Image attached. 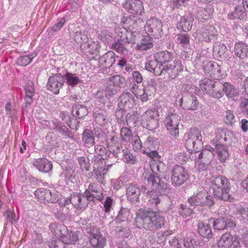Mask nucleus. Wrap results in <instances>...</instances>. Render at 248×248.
Returning <instances> with one entry per match:
<instances>
[{
  "instance_id": "obj_50",
  "label": "nucleus",
  "mask_w": 248,
  "mask_h": 248,
  "mask_svg": "<svg viewBox=\"0 0 248 248\" xmlns=\"http://www.w3.org/2000/svg\"><path fill=\"white\" fill-rule=\"evenodd\" d=\"M158 190V192L161 194H167L170 192L171 188L170 186L164 182L161 181L159 182L157 188H155V190Z\"/></svg>"
},
{
  "instance_id": "obj_5",
  "label": "nucleus",
  "mask_w": 248,
  "mask_h": 248,
  "mask_svg": "<svg viewBox=\"0 0 248 248\" xmlns=\"http://www.w3.org/2000/svg\"><path fill=\"white\" fill-rule=\"evenodd\" d=\"M199 60L202 62V69L206 75L216 80H220L225 77L220 65L217 62L209 61L203 56L201 57Z\"/></svg>"
},
{
  "instance_id": "obj_20",
  "label": "nucleus",
  "mask_w": 248,
  "mask_h": 248,
  "mask_svg": "<svg viewBox=\"0 0 248 248\" xmlns=\"http://www.w3.org/2000/svg\"><path fill=\"white\" fill-rule=\"evenodd\" d=\"M160 179L159 177L156 176L154 174H150L149 176L145 178L144 183L146 186H143L141 187V190L143 192H146L148 190H155L157 188Z\"/></svg>"
},
{
  "instance_id": "obj_33",
  "label": "nucleus",
  "mask_w": 248,
  "mask_h": 248,
  "mask_svg": "<svg viewBox=\"0 0 248 248\" xmlns=\"http://www.w3.org/2000/svg\"><path fill=\"white\" fill-rule=\"evenodd\" d=\"M197 230L199 233L203 237L209 239L212 236L211 229L208 224L199 222Z\"/></svg>"
},
{
  "instance_id": "obj_23",
  "label": "nucleus",
  "mask_w": 248,
  "mask_h": 248,
  "mask_svg": "<svg viewBox=\"0 0 248 248\" xmlns=\"http://www.w3.org/2000/svg\"><path fill=\"white\" fill-rule=\"evenodd\" d=\"M33 165L40 171L43 172H49L52 169L51 162L45 158H41L35 159Z\"/></svg>"
},
{
  "instance_id": "obj_49",
  "label": "nucleus",
  "mask_w": 248,
  "mask_h": 248,
  "mask_svg": "<svg viewBox=\"0 0 248 248\" xmlns=\"http://www.w3.org/2000/svg\"><path fill=\"white\" fill-rule=\"evenodd\" d=\"M73 113H75L76 117L78 118H81L86 116L88 113V110L86 107L81 105H76L73 108Z\"/></svg>"
},
{
  "instance_id": "obj_16",
  "label": "nucleus",
  "mask_w": 248,
  "mask_h": 248,
  "mask_svg": "<svg viewBox=\"0 0 248 248\" xmlns=\"http://www.w3.org/2000/svg\"><path fill=\"white\" fill-rule=\"evenodd\" d=\"M84 195L74 194L70 199V202L77 209H84L88 205L91 195L89 191H85Z\"/></svg>"
},
{
  "instance_id": "obj_28",
  "label": "nucleus",
  "mask_w": 248,
  "mask_h": 248,
  "mask_svg": "<svg viewBox=\"0 0 248 248\" xmlns=\"http://www.w3.org/2000/svg\"><path fill=\"white\" fill-rule=\"evenodd\" d=\"M214 152H215L218 159L221 162H224L229 157V153L227 146L221 144H217Z\"/></svg>"
},
{
  "instance_id": "obj_11",
  "label": "nucleus",
  "mask_w": 248,
  "mask_h": 248,
  "mask_svg": "<svg viewBox=\"0 0 248 248\" xmlns=\"http://www.w3.org/2000/svg\"><path fill=\"white\" fill-rule=\"evenodd\" d=\"M187 138L186 142V147L188 150L191 152H198V148L196 146V140L201 144L202 143V135L200 132L197 129H192L187 135Z\"/></svg>"
},
{
  "instance_id": "obj_31",
  "label": "nucleus",
  "mask_w": 248,
  "mask_h": 248,
  "mask_svg": "<svg viewBox=\"0 0 248 248\" xmlns=\"http://www.w3.org/2000/svg\"><path fill=\"white\" fill-rule=\"evenodd\" d=\"M235 55L241 59L248 57V46L243 43H236L234 47Z\"/></svg>"
},
{
  "instance_id": "obj_22",
  "label": "nucleus",
  "mask_w": 248,
  "mask_h": 248,
  "mask_svg": "<svg viewBox=\"0 0 248 248\" xmlns=\"http://www.w3.org/2000/svg\"><path fill=\"white\" fill-rule=\"evenodd\" d=\"M183 98L180 97L179 101V106L186 110H195L198 108L199 102L196 97L192 95L187 96L183 107Z\"/></svg>"
},
{
  "instance_id": "obj_39",
  "label": "nucleus",
  "mask_w": 248,
  "mask_h": 248,
  "mask_svg": "<svg viewBox=\"0 0 248 248\" xmlns=\"http://www.w3.org/2000/svg\"><path fill=\"white\" fill-rule=\"evenodd\" d=\"M224 93L228 98H233L238 95L239 91L233 85L226 82L224 84Z\"/></svg>"
},
{
  "instance_id": "obj_44",
  "label": "nucleus",
  "mask_w": 248,
  "mask_h": 248,
  "mask_svg": "<svg viewBox=\"0 0 248 248\" xmlns=\"http://www.w3.org/2000/svg\"><path fill=\"white\" fill-rule=\"evenodd\" d=\"M102 203V209L103 211L105 212V214H108L110 213L111 210H113L115 202L112 198L107 197Z\"/></svg>"
},
{
  "instance_id": "obj_21",
  "label": "nucleus",
  "mask_w": 248,
  "mask_h": 248,
  "mask_svg": "<svg viewBox=\"0 0 248 248\" xmlns=\"http://www.w3.org/2000/svg\"><path fill=\"white\" fill-rule=\"evenodd\" d=\"M129 87L130 90L137 98L140 99L142 102H145L148 100L147 98V93H145L143 86L139 85L135 82H130Z\"/></svg>"
},
{
  "instance_id": "obj_64",
  "label": "nucleus",
  "mask_w": 248,
  "mask_h": 248,
  "mask_svg": "<svg viewBox=\"0 0 248 248\" xmlns=\"http://www.w3.org/2000/svg\"><path fill=\"white\" fill-rule=\"evenodd\" d=\"M224 120L226 124H232L234 121V116L232 111L227 110L224 114Z\"/></svg>"
},
{
  "instance_id": "obj_9",
  "label": "nucleus",
  "mask_w": 248,
  "mask_h": 248,
  "mask_svg": "<svg viewBox=\"0 0 248 248\" xmlns=\"http://www.w3.org/2000/svg\"><path fill=\"white\" fill-rule=\"evenodd\" d=\"M193 36L200 41L210 42L217 37V31L213 26H206L197 30Z\"/></svg>"
},
{
  "instance_id": "obj_63",
  "label": "nucleus",
  "mask_w": 248,
  "mask_h": 248,
  "mask_svg": "<svg viewBox=\"0 0 248 248\" xmlns=\"http://www.w3.org/2000/svg\"><path fill=\"white\" fill-rule=\"evenodd\" d=\"M210 164V163H207L206 162H204L202 160L200 161L199 160H197V159H196L195 166L200 171L206 170Z\"/></svg>"
},
{
  "instance_id": "obj_17",
  "label": "nucleus",
  "mask_w": 248,
  "mask_h": 248,
  "mask_svg": "<svg viewBox=\"0 0 248 248\" xmlns=\"http://www.w3.org/2000/svg\"><path fill=\"white\" fill-rule=\"evenodd\" d=\"M123 7L131 14L141 16L144 13L142 2L140 0H125Z\"/></svg>"
},
{
  "instance_id": "obj_14",
  "label": "nucleus",
  "mask_w": 248,
  "mask_h": 248,
  "mask_svg": "<svg viewBox=\"0 0 248 248\" xmlns=\"http://www.w3.org/2000/svg\"><path fill=\"white\" fill-rule=\"evenodd\" d=\"M90 243L94 248H104L106 244V239L96 227H93L89 232Z\"/></svg>"
},
{
  "instance_id": "obj_48",
  "label": "nucleus",
  "mask_w": 248,
  "mask_h": 248,
  "mask_svg": "<svg viewBox=\"0 0 248 248\" xmlns=\"http://www.w3.org/2000/svg\"><path fill=\"white\" fill-rule=\"evenodd\" d=\"M124 78H122L120 76L116 75L112 76L109 78L108 81V85H111L112 86L121 87L123 85V82Z\"/></svg>"
},
{
  "instance_id": "obj_46",
  "label": "nucleus",
  "mask_w": 248,
  "mask_h": 248,
  "mask_svg": "<svg viewBox=\"0 0 248 248\" xmlns=\"http://www.w3.org/2000/svg\"><path fill=\"white\" fill-rule=\"evenodd\" d=\"M152 169L154 171H155L156 170L158 174L162 177H163L168 172L167 166L165 163L160 161L156 162L153 166Z\"/></svg>"
},
{
  "instance_id": "obj_41",
  "label": "nucleus",
  "mask_w": 248,
  "mask_h": 248,
  "mask_svg": "<svg viewBox=\"0 0 248 248\" xmlns=\"http://www.w3.org/2000/svg\"><path fill=\"white\" fill-rule=\"evenodd\" d=\"M192 22V19H187L183 17L181 18L178 28L183 31H188L191 29Z\"/></svg>"
},
{
  "instance_id": "obj_7",
  "label": "nucleus",
  "mask_w": 248,
  "mask_h": 248,
  "mask_svg": "<svg viewBox=\"0 0 248 248\" xmlns=\"http://www.w3.org/2000/svg\"><path fill=\"white\" fill-rule=\"evenodd\" d=\"M158 116L159 112L156 108L149 109L141 116V124L149 130H154L158 126Z\"/></svg>"
},
{
  "instance_id": "obj_38",
  "label": "nucleus",
  "mask_w": 248,
  "mask_h": 248,
  "mask_svg": "<svg viewBox=\"0 0 248 248\" xmlns=\"http://www.w3.org/2000/svg\"><path fill=\"white\" fill-rule=\"evenodd\" d=\"M64 79V82L69 86L75 87L77 86L80 81V78L76 74L67 73L62 76Z\"/></svg>"
},
{
  "instance_id": "obj_6",
  "label": "nucleus",
  "mask_w": 248,
  "mask_h": 248,
  "mask_svg": "<svg viewBox=\"0 0 248 248\" xmlns=\"http://www.w3.org/2000/svg\"><path fill=\"white\" fill-rule=\"evenodd\" d=\"M187 202L191 207L199 205L211 207L215 203L212 196L209 195L208 193L203 190L195 192L188 199Z\"/></svg>"
},
{
  "instance_id": "obj_45",
  "label": "nucleus",
  "mask_w": 248,
  "mask_h": 248,
  "mask_svg": "<svg viewBox=\"0 0 248 248\" xmlns=\"http://www.w3.org/2000/svg\"><path fill=\"white\" fill-rule=\"evenodd\" d=\"M244 8L241 6H237L235 8L234 12L233 14H229L228 16L230 19H232L237 17L240 19H243L246 14Z\"/></svg>"
},
{
  "instance_id": "obj_10",
  "label": "nucleus",
  "mask_w": 248,
  "mask_h": 248,
  "mask_svg": "<svg viewBox=\"0 0 248 248\" xmlns=\"http://www.w3.org/2000/svg\"><path fill=\"white\" fill-rule=\"evenodd\" d=\"M35 195L40 202H47L50 203L57 202L60 196V193L55 190H50L43 188L37 189Z\"/></svg>"
},
{
  "instance_id": "obj_15",
  "label": "nucleus",
  "mask_w": 248,
  "mask_h": 248,
  "mask_svg": "<svg viewBox=\"0 0 248 248\" xmlns=\"http://www.w3.org/2000/svg\"><path fill=\"white\" fill-rule=\"evenodd\" d=\"M161 21L153 18L148 20L144 26L145 31L147 33H152L155 38H159L162 32Z\"/></svg>"
},
{
  "instance_id": "obj_37",
  "label": "nucleus",
  "mask_w": 248,
  "mask_h": 248,
  "mask_svg": "<svg viewBox=\"0 0 248 248\" xmlns=\"http://www.w3.org/2000/svg\"><path fill=\"white\" fill-rule=\"evenodd\" d=\"M26 93L25 101L28 105H30L33 102L32 96L34 94V89L33 84L31 82L27 83L25 87Z\"/></svg>"
},
{
  "instance_id": "obj_57",
  "label": "nucleus",
  "mask_w": 248,
  "mask_h": 248,
  "mask_svg": "<svg viewBox=\"0 0 248 248\" xmlns=\"http://www.w3.org/2000/svg\"><path fill=\"white\" fill-rule=\"evenodd\" d=\"M113 49L117 52L123 54H127L128 51L124 47L122 41H118L115 42L112 45Z\"/></svg>"
},
{
  "instance_id": "obj_56",
  "label": "nucleus",
  "mask_w": 248,
  "mask_h": 248,
  "mask_svg": "<svg viewBox=\"0 0 248 248\" xmlns=\"http://www.w3.org/2000/svg\"><path fill=\"white\" fill-rule=\"evenodd\" d=\"M144 25V22L141 18L133 16V21L132 24H130L132 30H139Z\"/></svg>"
},
{
  "instance_id": "obj_47",
  "label": "nucleus",
  "mask_w": 248,
  "mask_h": 248,
  "mask_svg": "<svg viewBox=\"0 0 248 248\" xmlns=\"http://www.w3.org/2000/svg\"><path fill=\"white\" fill-rule=\"evenodd\" d=\"M215 82L211 79L205 78L201 81L200 86L202 90L209 93Z\"/></svg>"
},
{
  "instance_id": "obj_60",
  "label": "nucleus",
  "mask_w": 248,
  "mask_h": 248,
  "mask_svg": "<svg viewBox=\"0 0 248 248\" xmlns=\"http://www.w3.org/2000/svg\"><path fill=\"white\" fill-rule=\"evenodd\" d=\"M133 140L132 141V146H133V149L136 152H140V151L142 152V151H143V150H142V144L140 139L139 137L138 136L134 137Z\"/></svg>"
},
{
  "instance_id": "obj_24",
  "label": "nucleus",
  "mask_w": 248,
  "mask_h": 248,
  "mask_svg": "<svg viewBox=\"0 0 248 248\" xmlns=\"http://www.w3.org/2000/svg\"><path fill=\"white\" fill-rule=\"evenodd\" d=\"M86 191H89L91 195L90 201H92L94 198L99 201H101L104 198L103 189L100 186L96 184L89 185L88 189Z\"/></svg>"
},
{
  "instance_id": "obj_43",
  "label": "nucleus",
  "mask_w": 248,
  "mask_h": 248,
  "mask_svg": "<svg viewBox=\"0 0 248 248\" xmlns=\"http://www.w3.org/2000/svg\"><path fill=\"white\" fill-rule=\"evenodd\" d=\"M209 222L212 223L215 229L217 230H222L227 228V224L225 218L215 219L214 218H210Z\"/></svg>"
},
{
  "instance_id": "obj_59",
  "label": "nucleus",
  "mask_w": 248,
  "mask_h": 248,
  "mask_svg": "<svg viewBox=\"0 0 248 248\" xmlns=\"http://www.w3.org/2000/svg\"><path fill=\"white\" fill-rule=\"evenodd\" d=\"M214 51L217 52L221 57L227 51V47L223 44H216L214 46Z\"/></svg>"
},
{
  "instance_id": "obj_34",
  "label": "nucleus",
  "mask_w": 248,
  "mask_h": 248,
  "mask_svg": "<svg viewBox=\"0 0 248 248\" xmlns=\"http://www.w3.org/2000/svg\"><path fill=\"white\" fill-rule=\"evenodd\" d=\"M147 194V199L148 204L153 207L157 205L160 202L161 200L155 190H148L145 192Z\"/></svg>"
},
{
  "instance_id": "obj_40",
  "label": "nucleus",
  "mask_w": 248,
  "mask_h": 248,
  "mask_svg": "<svg viewBox=\"0 0 248 248\" xmlns=\"http://www.w3.org/2000/svg\"><path fill=\"white\" fill-rule=\"evenodd\" d=\"M97 111L96 109L93 110V116L96 123L102 126L107 124L109 121L106 113L103 111L97 113Z\"/></svg>"
},
{
  "instance_id": "obj_19",
  "label": "nucleus",
  "mask_w": 248,
  "mask_h": 248,
  "mask_svg": "<svg viewBox=\"0 0 248 248\" xmlns=\"http://www.w3.org/2000/svg\"><path fill=\"white\" fill-rule=\"evenodd\" d=\"M134 103V98L130 93H123L120 96L118 106L120 108L126 110L132 108Z\"/></svg>"
},
{
  "instance_id": "obj_30",
  "label": "nucleus",
  "mask_w": 248,
  "mask_h": 248,
  "mask_svg": "<svg viewBox=\"0 0 248 248\" xmlns=\"http://www.w3.org/2000/svg\"><path fill=\"white\" fill-rule=\"evenodd\" d=\"M208 94L216 98H221L224 94V84L220 82H215Z\"/></svg>"
},
{
  "instance_id": "obj_29",
  "label": "nucleus",
  "mask_w": 248,
  "mask_h": 248,
  "mask_svg": "<svg viewBox=\"0 0 248 248\" xmlns=\"http://www.w3.org/2000/svg\"><path fill=\"white\" fill-rule=\"evenodd\" d=\"M61 240L64 244H76L78 240V237L77 232L67 229V232L62 235Z\"/></svg>"
},
{
  "instance_id": "obj_52",
  "label": "nucleus",
  "mask_w": 248,
  "mask_h": 248,
  "mask_svg": "<svg viewBox=\"0 0 248 248\" xmlns=\"http://www.w3.org/2000/svg\"><path fill=\"white\" fill-rule=\"evenodd\" d=\"M34 57L33 54L21 56L18 58L17 63L20 66H26L31 62Z\"/></svg>"
},
{
  "instance_id": "obj_55",
  "label": "nucleus",
  "mask_w": 248,
  "mask_h": 248,
  "mask_svg": "<svg viewBox=\"0 0 248 248\" xmlns=\"http://www.w3.org/2000/svg\"><path fill=\"white\" fill-rule=\"evenodd\" d=\"M130 216V212L128 210L123 208L120 210L117 216V220L119 222L127 221Z\"/></svg>"
},
{
  "instance_id": "obj_18",
  "label": "nucleus",
  "mask_w": 248,
  "mask_h": 248,
  "mask_svg": "<svg viewBox=\"0 0 248 248\" xmlns=\"http://www.w3.org/2000/svg\"><path fill=\"white\" fill-rule=\"evenodd\" d=\"M63 83L62 76L60 74H55L48 78L46 87L48 90L57 94L59 93L60 89Z\"/></svg>"
},
{
  "instance_id": "obj_35",
  "label": "nucleus",
  "mask_w": 248,
  "mask_h": 248,
  "mask_svg": "<svg viewBox=\"0 0 248 248\" xmlns=\"http://www.w3.org/2000/svg\"><path fill=\"white\" fill-rule=\"evenodd\" d=\"M115 54L112 51H108L99 59V62L105 64L106 67H110L115 62Z\"/></svg>"
},
{
  "instance_id": "obj_3",
  "label": "nucleus",
  "mask_w": 248,
  "mask_h": 248,
  "mask_svg": "<svg viewBox=\"0 0 248 248\" xmlns=\"http://www.w3.org/2000/svg\"><path fill=\"white\" fill-rule=\"evenodd\" d=\"M210 188L213 190L214 197L224 201H232V200L230 194V183L224 176H219L213 178Z\"/></svg>"
},
{
  "instance_id": "obj_36",
  "label": "nucleus",
  "mask_w": 248,
  "mask_h": 248,
  "mask_svg": "<svg viewBox=\"0 0 248 248\" xmlns=\"http://www.w3.org/2000/svg\"><path fill=\"white\" fill-rule=\"evenodd\" d=\"M232 240V236L230 233L223 234L218 242V248H230Z\"/></svg>"
},
{
  "instance_id": "obj_12",
  "label": "nucleus",
  "mask_w": 248,
  "mask_h": 248,
  "mask_svg": "<svg viewBox=\"0 0 248 248\" xmlns=\"http://www.w3.org/2000/svg\"><path fill=\"white\" fill-rule=\"evenodd\" d=\"M180 116L176 114L169 113L164 120V124L170 134L176 137L179 134Z\"/></svg>"
},
{
  "instance_id": "obj_8",
  "label": "nucleus",
  "mask_w": 248,
  "mask_h": 248,
  "mask_svg": "<svg viewBox=\"0 0 248 248\" xmlns=\"http://www.w3.org/2000/svg\"><path fill=\"white\" fill-rule=\"evenodd\" d=\"M187 170L180 165L174 166L171 170V181L172 185L178 186L183 185L188 179Z\"/></svg>"
},
{
  "instance_id": "obj_13",
  "label": "nucleus",
  "mask_w": 248,
  "mask_h": 248,
  "mask_svg": "<svg viewBox=\"0 0 248 248\" xmlns=\"http://www.w3.org/2000/svg\"><path fill=\"white\" fill-rule=\"evenodd\" d=\"M105 160L102 157L96 161L94 164L93 173L98 182L100 183H103L104 175L112 166V164H108L105 167Z\"/></svg>"
},
{
  "instance_id": "obj_53",
  "label": "nucleus",
  "mask_w": 248,
  "mask_h": 248,
  "mask_svg": "<svg viewBox=\"0 0 248 248\" xmlns=\"http://www.w3.org/2000/svg\"><path fill=\"white\" fill-rule=\"evenodd\" d=\"M179 215L184 218H187L193 214V209L182 204L179 211Z\"/></svg>"
},
{
  "instance_id": "obj_58",
  "label": "nucleus",
  "mask_w": 248,
  "mask_h": 248,
  "mask_svg": "<svg viewBox=\"0 0 248 248\" xmlns=\"http://www.w3.org/2000/svg\"><path fill=\"white\" fill-rule=\"evenodd\" d=\"M105 95L106 96L108 100L112 97L117 93V90L114 86L111 85H108L104 89Z\"/></svg>"
},
{
  "instance_id": "obj_61",
  "label": "nucleus",
  "mask_w": 248,
  "mask_h": 248,
  "mask_svg": "<svg viewBox=\"0 0 248 248\" xmlns=\"http://www.w3.org/2000/svg\"><path fill=\"white\" fill-rule=\"evenodd\" d=\"M5 111L6 115L9 118H12L16 112L10 102H7L5 105Z\"/></svg>"
},
{
  "instance_id": "obj_2",
  "label": "nucleus",
  "mask_w": 248,
  "mask_h": 248,
  "mask_svg": "<svg viewBox=\"0 0 248 248\" xmlns=\"http://www.w3.org/2000/svg\"><path fill=\"white\" fill-rule=\"evenodd\" d=\"M145 68L155 75H164L170 79H174L183 70V66L180 61H174L172 63L166 65L160 64L155 59L145 64Z\"/></svg>"
},
{
  "instance_id": "obj_62",
  "label": "nucleus",
  "mask_w": 248,
  "mask_h": 248,
  "mask_svg": "<svg viewBox=\"0 0 248 248\" xmlns=\"http://www.w3.org/2000/svg\"><path fill=\"white\" fill-rule=\"evenodd\" d=\"M138 120L137 115L136 114H129L126 116V122L127 125L129 127L133 126L136 124Z\"/></svg>"
},
{
  "instance_id": "obj_25",
  "label": "nucleus",
  "mask_w": 248,
  "mask_h": 248,
  "mask_svg": "<svg viewBox=\"0 0 248 248\" xmlns=\"http://www.w3.org/2000/svg\"><path fill=\"white\" fill-rule=\"evenodd\" d=\"M214 149L210 145H206L202 152L198 154V159L211 163L214 158Z\"/></svg>"
},
{
  "instance_id": "obj_42",
  "label": "nucleus",
  "mask_w": 248,
  "mask_h": 248,
  "mask_svg": "<svg viewBox=\"0 0 248 248\" xmlns=\"http://www.w3.org/2000/svg\"><path fill=\"white\" fill-rule=\"evenodd\" d=\"M82 139L87 147H90L94 144V138L93 132L88 129L84 130L83 133Z\"/></svg>"
},
{
  "instance_id": "obj_51",
  "label": "nucleus",
  "mask_w": 248,
  "mask_h": 248,
  "mask_svg": "<svg viewBox=\"0 0 248 248\" xmlns=\"http://www.w3.org/2000/svg\"><path fill=\"white\" fill-rule=\"evenodd\" d=\"M122 139L125 141H129L132 136V133L129 128L123 127L120 131Z\"/></svg>"
},
{
  "instance_id": "obj_4",
  "label": "nucleus",
  "mask_w": 248,
  "mask_h": 248,
  "mask_svg": "<svg viewBox=\"0 0 248 248\" xmlns=\"http://www.w3.org/2000/svg\"><path fill=\"white\" fill-rule=\"evenodd\" d=\"M140 40H141L140 42L138 43L136 46L137 50L140 51L146 50L153 47V39L149 35L144 36L142 34L136 31L133 32L127 31L125 35V38H122L121 41L127 44H134L139 42Z\"/></svg>"
},
{
  "instance_id": "obj_54",
  "label": "nucleus",
  "mask_w": 248,
  "mask_h": 248,
  "mask_svg": "<svg viewBox=\"0 0 248 248\" xmlns=\"http://www.w3.org/2000/svg\"><path fill=\"white\" fill-rule=\"evenodd\" d=\"M189 35L187 34H179L177 35L176 42L183 46L186 47L189 44Z\"/></svg>"
},
{
  "instance_id": "obj_27",
  "label": "nucleus",
  "mask_w": 248,
  "mask_h": 248,
  "mask_svg": "<svg viewBox=\"0 0 248 248\" xmlns=\"http://www.w3.org/2000/svg\"><path fill=\"white\" fill-rule=\"evenodd\" d=\"M140 193V189L135 185L130 184L126 190V196L128 200L131 202L137 201Z\"/></svg>"
},
{
  "instance_id": "obj_26",
  "label": "nucleus",
  "mask_w": 248,
  "mask_h": 248,
  "mask_svg": "<svg viewBox=\"0 0 248 248\" xmlns=\"http://www.w3.org/2000/svg\"><path fill=\"white\" fill-rule=\"evenodd\" d=\"M49 228L51 232L56 237L61 239L62 235L67 232V227L63 224H58L54 222L50 224Z\"/></svg>"
},
{
  "instance_id": "obj_32",
  "label": "nucleus",
  "mask_w": 248,
  "mask_h": 248,
  "mask_svg": "<svg viewBox=\"0 0 248 248\" xmlns=\"http://www.w3.org/2000/svg\"><path fill=\"white\" fill-rule=\"evenodd\" d=\"M155 58L160 64L163 65L172 59V54L168 51H161L155 54Z\"/></svg>"
},
{
  "instance_id": "obj_1",
  "label": "nucleus",
  "mask_w": 248,
  "mask_h": 248,
  "mask_svg": "<svg viewBox=\"0 0 248 248\" xmlns=\"http://www.w3.org/2000/svg\"><path fill=\"white\" fill-rule=\"evenodd\" d=\"M135 222L138 228L154 231L161 228L165 221L159 212L141 209L136 214Z\"/></svg>"
}]
</instances>
